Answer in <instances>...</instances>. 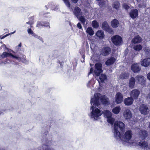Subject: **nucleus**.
<instances>
[{
	"label": "nucleus",
	"mask_w": 150,
	"mask_h": 150,
	"mask_svg": "<svg viewBox=\"0 0 150 150\" xmlns=\"http://www.w3.org/2000/svg\"><path fill=\"white\" fill-rule=\"evenodd\" d=\"M138 6L139 8H144L146 6L144 4L142 5H141V4H139L138 5Z\"/></svg>",
	"instance_id": "nucleus-45"
},
{
	"label": "nucleus",
	"mask_w": 150,
	"mask_h": 150,
	"mask_svg": "<svg viewBox=\"0 0 150 150\" xmlns=\"http://www.w3.org/2000/svg\"><path fill=\"white\" fill-rule=\"evenodd\" d=\"M102 67V64L101 63H97L96 64L95 66V69L93 70L92 68H91L88 75L91 73H93V74L98 76L103 71Z\"/></svg>",
	"instance_id": "nucleus-4"
},
{
	"label": "nucleus",
	"mask_w": 150,
	"mask_h": 150,
	"mask_svg": "<svg viewBox=\"0 0 150 150\" xmlns=\"http://www.w3.org/2000/svg\"><path fill=\"white\" fill-rule=\"evenodd\" d=\"M113 43L116 46L120 45L122 43V38L118 35H115L111 38Z\"/></svg>",
	"instance_id": "nucleus-6"
},
{
	"label": "nucleus",
	"mask_w": 150,
	"mask_h": 150,
	"mask_svg": "<svg viewBox=\"0 0 150 150\" xmlns=\"http://www.w3.org/2000/svg\"><path fill=\"white\" fill-rule=\"evenodd\" d=\"M120 4L118 1H115L112 4V7L116 9H118L119 7Z\"/></svg>",
	"instance_id": "nucleus-31"
},
{
	"label": "nucleus",
	"mask_w": 150,
	"mask_h": 150,
	"mask_svg": "<svg viewBox=\"0 0 150 150\" xmlns=\"http://www.w3.org/2000/svg\"><path fill=\"white\" fill-rule=\"evenodd\" d=\"M118 21L116 19L113 20L111 22V25L113 28H115L117 27L118 26Z\"/></svg>",
	"instance_id": "nucleus-25"
},
{
	"label": "nucleus",
	"mask_w": 150,
	"mask_h": 150,
	"mask_svg": "<svg viewBox=\"0 0 150 150\" xmlns=\"http://www.w3.org/2000/svg\"><path fill=\"white\" fill-rule=\"evenodd\" d=\"M129 76V74L128 73H124L120 74V77L122 79H125L128 78Z\"/></svg>",
	"instance_id": "nucleus-27"
},
{
	"label": "nucleus",
	"mask_w": 150,
	"mask_h": 150,
	"mask_svg": "<svg viewBox=\"0 0 150 150\" xmlns=\"http://www.w3.org/2000/svg\"><path fill=\"white\" fill-rule=\"evenodd\" d=\"M5 112V110H0V115L2 114H4V112Z\"/></svg>",
	"instance_id": "nucleus-47"
},
{
	"label": "nucleus",
	"mask_w": 150,
	"mask_h": 150,
	"mask_svg": "<svg viewBox=\"0 0 150 150\" xmlns=\"http://www.w3.org/2000/svg\"><path fill=\"white\" fill-rule=\"evenodd\" d=\"M136 81L141 84H143L144 83L145 80L143 76H137L136 77Z\"/></svg>",
	"instance_id": "nucleus-17"
},
{
	"label": "nucleus",
	"mask_w": 150,
	"mask_h": 150,
	"mask_svg": "<svg viewBox=\"0 0 150 150\" xmlns=\"http://www.w3.org/2000/svg\"><path fill=\"white\" fill-rule=\"evenodd\" d=\"M111 49L108 47H105L102 49V53L104 56H107L111 52Z\"/></svg>",
	"instance_id": "nucleus-15"
},
{
	"label": "nucleus",
	"mask_w": 150,
	"mask_h": 150,
	"mask_svg": "<svg viewBox=\"0 0 150 150\" xmlns=\"http://www.w3.org/2000/svg\"><path fill=\"white\" fill-rule=\"evenodd\" d=\"M45 23L42 22H39L38 21L37 24V26L38 27H39L40 26H49V28H50V27L49 26V23H47L45 24Z\"/></svg>",
	"instance_id": "nucleus-24"
},
{
	"label": "nucleus",
	"mask_w": 150,
	"mask_h": 150,
	"mask_svg": "<svg viewBox=\"0 0 150 150\" xmlns=\"http://www.w3.org/2000/svg\"><path fill=\"white\" fill-rule=\"evenodd\" d=\"M102 113L104 117L107 118L108 122L112 125L115 121V119L112 117V113L110 111L107 110H104L102 111Z\"/></svg>",
	"instance_id": "nucleus-5"
},
{
	"label": "nucleus",
	"mask_w": 150,
	"mask_h": 150,
	"mask_svg": "<svg viewBox=\"0 0 150 150\" xmlns=\"http://www.w3.org/2000/svg\"><path fill=\"white\" fill-rule=\"evenodd\" d=\"M73 13L77 18L79 17L82 15V13L80 8L78 7H75L73 11Z\"/></svg>",
	"instance_id": "nucleus-12"
},
{
	"label": "nucleus",
	"mask_w": 150,
	"mask_h": 150,
	"mask_svg": "<svg viewBox=\"0 0 150 150\" xmlns=\"http://www.w3.org/2000/svg\"><path fill=\"white\" fill-rule=\"evenodd\" d=\"M121 110V108L119 106H117L114 108L112 110V112L114 114L119 113Z\"/></svg>",
	"instance_id": "nucleus-28"
},
{
	"label": "nucleus",
	"mask_w": 150,
	"mask_h": 150,
	"mask_svg": "<svg viewBox=\"0 0 150 150\" xmlns=\"http://www.w3.org/2000/svg\"><path fill=\"white\" fill-rule=\"evenodd\" d=\"M116 60L113 57H112L108 59L105 62V64L107 65H110L113 64Z\"/></svg>",
	"instance_id": "nucleus-22"
},
{
	"label": "nucleus",
	"mask_w": 150,
	"mask_h": 150,
	"mask_svg": "<svg viewBox=\"0 0 150 150\" xmlns=\"http://www.w3.org/2000/svg\"><path fill=\"white\" fill-rule=\"evenodd\" d=\"M93 80H91L89 81L87 84V87L90 88L92 89H93Z\"/></svg>",
	"instance_id": "nucleus-32"
},
{
	"label": "nucleus",
	"mask_w": 150,
	"mask_h": 150,
	"mask_svg": "<svg viewBox=\"0 0 150 150\" xmlns=\"http://www.w3.org/2000/svg\"><path fill=\"white\" fill-rule=\"evenodd\" d=\"M12 62L10 60H9L8 59H6L5 61H4L2 63H4V64H10Z\"/></svg>",
	"instance_id": "nucleus-39"
},
{
	"label": "nucleus",
	"mask_w": 150,
	"mask_h": 150,
	"mask_svg": "<svg viewBox=\"0 0 150 150\" xmlns=\"http://www.w3.org/2000/svg\"><path fill=\"white\" fill-rule=\"evenodd\" d=\"M135 81H136V79L135 80L134 77H132L130 78L129 84V86L130 88H134Z\"/></svg>",
	"instance_id": "nucleus-20"
},
{
	"label": "nucleus",
	"mask_w": 150,
	"mask_h": 150,
	"mask_svg": "<svg viewBox=\"0 0 150 150\" xmlns=\"http://www.w3.org/2000/svg\"><path fill=\"white\" fill-rule=\"evenodd\" d=\"M125 127V125L122 122L119 121H116L114 125V137L117 139L121 140L122 143L125 144H128L132 146L135 145L136 142L131 140L133 134L131 130L126 131L122 136V138H121L120 130L122 131L124 129Z\"/></svg>",
	"instance_id": "nucleus-2"
},
{
	"label": "nucleus",
	"mask_w": 150,
	"mask_h": 150,
	"mask_svg": "<svg viewBox=\"0 0 150 150\" xmlns=\"http://www.w3.org/2000/svg\"><path fill=\"white\" fill-rule=\"evenodd\" d=\"M18 46L19 47H21V43H20L19 45H18Z\"/></svg>",
	"instance_id": "nucleus-53"
},
{
	"label": "nucleus",
	"mask_w": 150,
	"mask_h": 150,
	"mask_svg": "<svg viewBox=\"0 0 150 150\" xmlns=\"http://www.w3.org/2000/svg\"><path fill=\"white\" fill-rule=\"evenodd\" d=\"M92 26L95 28L98 27L99 25L98 23L96 21H92Z\"/></svg>",
	"instance_id": "nucleus-35"
},
{
	"label": "nucleus",
	"mask_w": 150,
	"mask_h": 150,
	"mask_svg": "<svg viewBox=\"0 0 150 150\" xmlns=\"http://www.w3.org/2000/svg\"><path fill=\"white\" fill-rule=\"evenodd\" d=\"M129 15L132 18H136L138 15V10L136 9L131 10L130 12Z\"/></svg>",
	"instance_id": "nucleus-18"
},
{
	"label": "nucleus",
	"mask_w": 150,
	"mask_h": 150,
	"mask_svg": "<svg viewBox=\"0 0 150 150\" xmlns=\"http://www.w3.org/2000/svg\"><path fill=\"white\" fill-rule=\"evenodd\" d=\"M141 65L144 67H147L150 64V58L144 59L141 62Z\"/></svg>",
	"instance_id": "nucleus-14"
},
{
	"label": "nucleus",
	"mask_w": 150,
	"mask_h": 150,
	"mask_svg": "<svg viewBox=\"0 0 150 150\" xmlns=\"http://www.w3.org/2000/svg\"><path fill=\"white\" fill-rule=\"evenodd\" d=\"M109 27V26L107 22L105 21L103 23L102 28L103 30H106Z\"/></svg>",
	"instance_id": "nucleus-30"
},
{
	"label": "nucleus",
	"mask_w": 150,
	"mask_h": 150,
	"mask_svg": "<svg viewBox=\"0 0 150 150\" xmlns=\"http://www.w3.org/2000/svg\"><path fill=\"white\" fill-rule=\"evenodd\" d=\"M47 6H48L49 8H51L52 10H54L55 11H57V9L58 8V6H56L55 8H54V5L52 4V3H50L48 4Z\"/></svg>",
	"instance_id": "nucleus-29"
},
{
	"label": "nucleus",
	"mask_w": 150,
	"mask_h": 150,
	"mask_svg": "<svg viewBox=\"0 0 150 150\" xmlns=\"http://www.w3.org/2000/svg\"><path fill=\"white\" fill-rule=\"evenodd\" d=\"M105 31L108 32L112 34L113 33V31L112 29L111 28H110V27Z\"/></svg>",
	"instance_id": "nucleus-40"
},
{
	"label": "nucleus",
	"mask_w": 150,
	"mask_h": 150,
	"mask_svg": "<svg viewBox=\"0 0 150 150\" xmlns=\"http://www.w3.org/2000/svg\"><path fill=\"white\" fill-rule=\"evenodd\" d=\"M142 48V47L140 45H137L134 47V49L137 51H139Z\"/></svg>",
	"instance_id": "nucleus-34"
},
{
	"label": "nucleus",
	"mask_w": 150,
	"mask_h": 150,
	"mask_svg": "<svg viewBox=\"0 0 150 150\" xmlns=\"http://www.w3.org/2000/svg\"><path fill=\"white\" fill-rule=\"evenodd\" d=\"M133 99L131 97H128L125 99L124 100V104L127 106L131 105L133 103Z\"/></svg>",
	"instance_id": "nucleus-19"
},
{
	"label": "nucleus",
	"mask_w": 150,
	"mask_h": 150,
	"mask_svg": "<svg viewBox=\"0 0 150 150\" xmlns=\"http://www.w3.org/2000/svg\"><path fill=\"white\" fill-rule=\"evenodd\" d=\"M123 6V7L126 10H127L129 8V6L127 4H124Z\"/></svg>",
	"instance_id": "nucleus-41"
},
{
	"label": "nucleus",
	"mask_w": 150,
	"mask_h": 150,
	"mask_svg": "<svg viewBox=\"0 0 150 150\" xmlns=\"http://www.w3.org/2000/svg\"><path fill=\"white\" fill-rule=\"evenodd\" d=\"M9 35H10V34H7L2 37H1V36H0V38L1 39H2L6 38V37L8 36Z\"/></svg>",
	"instance_id": "nucleus-43"
},
{
	"label": "nucleus",
	"mask_w": 150,
	"mask_h": 150,
	"mask_svg": "<svg viewBox=\"0 0 150 150\" xmlns=\"http://www.w3.org/2000/svg\"><path fill=\"white\" fill-rule=\"evenodd\" d=\"M97 1H100V0H96Z\"/></svg>",
	"instance_id": "nucleus-57"
},
{
	"label": "nucleus",
	"mask_w": 150,
	"mask_h": 150,
	"mask_svg": "<svg viewBox=\"0 0 150 150\" xmlns=\"http://www.w3.org/2000/svg\"><path fill=\"white\" fill-rule=\"evenodd\" d=\"M101 103L105 105H108L109 104L108 98L105 95H102L100 93L95 94L94 96L91 97V107L90 108L91 110L88 114L90 117L93 120H97L102 115L101 110L96 107L100 105Z\"/></svg>",
	"instance_id": "nucleus-1"
},
{
	"label": "nucleus",
	"mask_w": 150,
	"mask_h": 150,
	"mask_svg": "<svg viewBox=\"0 0 150 150\" xmlns=\"http://www.w3.org/2000/svg\"><path fill=\"white\" fill-rule=\"evenodd\" d=\"M85 57V55H82V57L83 58V59H84Z\"/></svg>",
	"instance_id": "nucleus-52"
},
{
	"label": "nucleus",
	"mask_w": 150,
	"mask_h": 150,
	"mask_svg": "<svg viewBox=\"0 0 150 150\" xmlns=\"http://www.w3.org/2000/svg\"><path fill=\"white\" fill-rule=\"evenodd\" d=\"M123 115L126 119H130L132 116V112L129 109H126L124 111Z\"/></svg>",
	"instance_id": "nucleus-8"
},
{
	"label": "nucleus",
	"mask_w": 150,
	"mask_h": 150,
	"mask_svg": "<svg viewBox=\"0 0 150 150\" xmlns=\"http://www.w3.org/2000/svg\"><path fill=\"white\" fill-rule=\"evenodd\" d=\"M137 132H139L138 134L140 139H142L139 142H136L135 145H137L139 148L140 150H150V145H149L147 142L144 140L147 136L146 132L144 130L137 129Z\"/></svg>",
	"instance_id": "nucleus-3"
},
{
	"label": "nucleus",
	"mask_w": 150,
	"mask_h": 150,
	"mask_svg": "<svg viewBox=\"0 0 150 150\" xmlns=\"http://www.w3.org/2000/svg\"><path fill=\"white\" fill-rule=\"evenodd\" d=\"M65 3L66 6L69 8L70 7V4L69 2V0H63Z\"/></svg>",
	"instance_id": "nucleus-37"
},
{
	"label": "nucleus",
	"mask_w": 150,
	"mask_h": 150,
	"mask_svg": "<svg viewBox=\"0 0 150 150\" xmlns=\"http://www.w3.org/2000/svg\"><path fill=\"white\" fill-rule=\"evenodd\" d=\"M27 31H28V33L29 34L33 35L34 33L33 31L30 28H28V29Z\"/></svg>",
	"instance_id": "nucleus-42"
},
{
	"label": "nucleus",
	"mask_w": 150,
	"mask_h": 150,
	"mask_svg": "<svg viewBox=\"0 0 150 150\" xmlns=\"http://www.w3.org/2000/svg\"><path fill=\"white\" fill-rule=\"evenodd\" d=\"M16 32V31L15 30L13 32H11V33H10V34H13V33H15Z\"/></svg>",
	"instance_id": "nucleus-50"
},
{
	"label": "nucleus",
	"mask_w": 150,
	"mask_h": 150,
	"mask_svg": "<svg viewBox=\"0 0 150 150\" xmlns=\"http://www.w3.org/2000/svg\"><path fill=\"white\" fill-rule=\"evenodd\" d=\"M139 110L142 114L146 115L149 112V110L146 105L143 104L140 105Z\"/></svg>",
	"instance_id": "nucleus-7"
},
{
	"label": "nucleus",
	"mask_w": 150,
	"mask_h": 150,
	"mask_svg": "<svg viewBox=\"0 0 150 150\" xmlns=\"http://www.w3.org/2000/svg\"><path fill=\"white\" fill-rule=\"evenodd\" d=\"M62 63H62V62H59V64H60V66L61 67H62Z\"/></svg>",
	"instance_id": "nucleus-51"
},
{
	"label": "nucleus",
	"mask_w": 150,
	"mask_h": 150,
	"mask_svg": "<svg viewBox=\"0 0 150 150\" xmlns=\"http://www.w3.org/2000/svg\"><path fill=\"white\" fill-rule=\"evenodd\" d=\"M147 77L148 79L150 81V72L147 74Z\"/></svg>",
	"instance_id": "nucleus-48"
},
{
	"label": "nucleus",
	"mask_w": 150,
	"mask_h": 150,
	"mask_svg": "<svg viewBox=\"0 0 150 150\" xmlns=\"http://www.w3.org/2000/svg\"><path fill=\"white\" fill-rule=\"evenodd\" d=\"M10 56H11L13 58H14L18 60H21V58L17 56H15L11 53H8L6 52H3L1 55V57L2 58H4L8 57Z\"/></svg>",
	"instance_id": "nucleus-9"
},
{
	"label": "nucleus",
	"mask_w": 150,
	"mask_h": 150,
	"mask_svg": "<svg viewBox=\"0 0 150 150\" xmlns=\"http://www.w3.org/2000/svg\"><path fill=\"white\" fill-rule=\"evenodd\" d=\"M149 127L150 128V123H149Z\"/></svg>",
	"instance_id": "nucleus-56"
},
{
	"label": "nucleus",
	"mask_w": 150,
	"mask_h": 150,
	"mask_svg": "<svg viewBox=\"0 0 150 150\" xmlns=\"http://www.w3.org/2000/svg\"><path fill=\"white\" fill-rule=\"evenodd\" d=\"M143 50L148 55L150 53V47H145Z\"/></svg>",
	"instance_id": "nucleus-36"
},
{
	"label": "nucleus",
	"mask_w": 150,
	"mask_h": 150,
	"mask_svg": "<svg viewBox=\"0 0 150 150\" xmlns=\"http://www.w3.org/2000/svg\"><path fill=\"white\" fill-rule=\"evenodd\" d=\"M131 69L134 72L137 73L140 71L141 68L139 67L137 63H136L132 65Z\"/></svg>",
	"instance_id": "nucleus-13"
},
{
	"label": "nucleus",
	"mask_w": 150,
	"mask_h": 150,
	"mask_svg": "<svg viewBox=\"0 0 150 150\" xmlns=\"http://www.w3.org/2000/svg\"><path fill=\"white\" fill-rule=\"evenodd\" d=\"M1 49L3 48L5 49H8L5 45H3L2 46H1Z\"/></svg>",
	"instance_id": "nucleus-46"
},
{
	"label": "nucleus",
	"mask_w": 150,
	"mask_h": 150,
	"mask_svg": "<svg viewBox=\"0 0 150 150\" xmlns=\"http://www.w3.org/2000/svg\"><path fill=\"white\" fill-rule=\"evenodd\" d=\"M32 35L35 38H37L39 39L42 42H43V41L42 38H41L40 36L37 35H36V34H35L34 33Z\"/></svg>",
	"instance_id": "nucleus-38"
},
{
	"label": "nucleus",
	"mask_w": 150,
	"mask_h": 150,
	"mask_svg": "<svg viewBox=\"0 0 150 150\" xmlns=\"http://www.w3.org/2000/svg\"><path fill=\"white\" fill-rule=\"evenodd\" d=\"M77 26L78 28L79 29H81L82 28V26L80 23H78Z\"/></svg>",
	"instance_id": "nucleus-44"
},
{
	"label": "nucleus",
	"mask_w": 150,
	"mask_h": 150,
	"mask_svg": "<svg viewBox=\"0 0 150 150\" xmlns=\"http://www.w3.org/2000/svg\"><path fill=\"white\" fill-rule=\"evenodd\" d=\"M137 2H138V3H139V2H140V1L141 0H137Z\"/></svg>",
	"instance_id": "nucleus-54"
},
{
	"label": "nucleus",
	"mask_w": 150,
	"mask_h": 150,
	"mask_svg": "<svg viewBox=\"0 0 150 150\" xmlns=\"http://www.w3.org/2000/svg\"><path fill=\"white\" fill-rule=\"evenodd\" d=\"M99 80H98L100 85H101V83H103L107 80V77L104 74H102L99 76Z\"/></svg>",
	"instance_id": "nucleus-16"
},
{
	"label": "nucleus",
	"mask_w": 150,
	"mask_h": 150,
	"mask_svg": "<svg viewBox=\"0 0 150 150\" xmlns=\"http://www.w3.org/2000/svg\"><path fill=\"white\" fill-rule=\"evenodd\" d=\"M27 23V24H29V22H27V23Z\"/></svg>",
	"instance_id": "nucleus-55"
},
{
	"label": "nucleus",
	"mask_w": 150,
	"mask_h": 150,
	"mask_svg": "<svg viewBox=\"0 0 150 150\" xmlns=\"http://www.w3.org/2000/svg\"><path fill=\"white\" fill-rule=\"evenodd\" d=\"M77 18H78L79 20L83 24L85 23L86 19L84 16H82V15L80 16H79V17H77Z\"/></svg>",
	"instance_id": "nucleus-33"
},
{
	"label": "nucleus",
	"mask_w": 150,
	"mask_h": 150,
	"mask_svg": "<svg viewBox=\"0 0 150 150\" xmlns=\"http://www.w3.org/2000/svg\"><path fill=\"white\" fill-rule=\"evenodd\" d=\"M123 100V96L120 93H117L115 96V101L117 104L121 103Z\"/></svg>",
	"instance_id": "nucleus-11"
},
{
	"label": "nucleus",
	"mask_w": 150,
	"mask_h": 150,
	"mask_svg": "<svg viewBox=\"0 0 150 150\" xmlns=\"http://www.w3.org/2000/svg\"><path fill=\"white\" fill-rule=\"evenodd\" d=\"M142 41V38L139 35L135 37L132 40V42L134 43H139Z\"/></svg>",
	"instance_id": "nucleus-21"
},
{
	"label": "nucleus",
	"mask_w": 150,
	"mask_h": 150,
	"mask_svg": "<svg viewBox=\"0 0 150 150\" xmlns=\"http://www.w3.org/2000/svg\"><path fill=\"white\" fill-rule=\"evenodd\" d=\"M139 91L137 89L133 90L130 93V97L134 99H137L139 95Z\"/></svg>",
	"instance_id": "nucleus-10"
},
{
	"label": "nucleus",
	"mask_w": 150,
	"mask_h": 150,
	"mask_svg": "<svg viewBox=\"0 0 150 150\" xmlns=\"http://www.w3.org/2000/svg\"><path fill=\"white\" fill-rule=\"evenodd\" d=\"M74 3H76L78 0H71Z\"/></svg>",
	"instance_id": "nucleus-49"
},
{
	"label": "nucleus",
	"mask_w": 150,
	"mask_h": 150,
	"mask_svg": "<svg viewBox=\"0 0 150 150\" xmlns=\"http://www.w3.org/2000/svg\"><path fill=\"white\" fill-rule=\"evenodd\" d=\"M86 32L87 35L88 34V35L90 36H92L94 34V31L92 28L90 27L87 28L86 30Z\"/></svg>",
	"instance_id": "nucleus-26"
},
{
	"label": "nucleus",
	"mask_w": 150,
	"mask_h": 150,
	"mask_svg": "<svg viewBox=\"0 0 150 150\" xmlns=\"http://www.w3.org/2000/svg\"><path fill=\"white\" fill-rule=\"evenodd\" d=\"M96 35L100 39H103L104 36V34L103 31L101 30H98L96 33Z\"/></svg>",
	"instance_id": "nucleus-23"
}]
</instances>
